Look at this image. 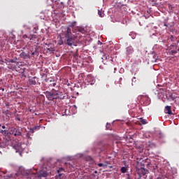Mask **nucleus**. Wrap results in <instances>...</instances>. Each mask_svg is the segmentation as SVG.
I'll return each instance as SVG.
<instances>
[{
	"label": "nucleus",
	"instance_id": "19",
	"mask_svg": "<svg viewBox=\"0 0 179 179\" xmlns=\"http://www.w3.org/2000/svg\"><path fill=\"white\" fill-rule=\"evenodd\" d=\"M0 132L2 134V135H6L8 134L6 130H1Z\"/></svg>",
	"mask_w": 179,
	"mask_h": 179
},
{
	"label": "nucleus",
	"instance_id": "27",
	"mask_svg": "<svg viewBox=\"0 0 179 179\" xmlns=\"http://www.w3.org/2000/svg\"><path fill=\"white\" fill-rule=\"evenodd\" d=\"M164 26H165L166 27H167L169 25H167V24L164 23Z\"/></svg>",
	"mask_w": 179,
	"mask_h": 179
},
{
	"label": "nucleus",
	"instance_id": "25",
	"mask_svg": "<svg viewBox=\"0 0 179 179\" xmlns=\"http://www.w3.org/2000/svg\"><path fill=\"white\" fill-rule=\"evenodd\" d=\"M66 165L67 166H69V167H71V164H69V163H66Z\"/></svg>",
	"mask_w": 179,
	"mask_h": 179
},
{
	"label": "nucleus",
	"instance_id": "1",
	"mask_svg": "<svg viewBox=\"0 0 179 179\" xmlns=\"http://www.w3.org/2000/svg\"><path fill=\"white\" fill-rule=\"evenodd\" d=\"M76 26V22H73L70 24V25L66 28V31L64 32V43L69 47H72V45H75L76 44V36L72 34L71 29H73Z\"/></svg>",
	"mask_w": 179,
	"mask_h": 179
},
{
	"label": "nucleus",
	"instance_id": "23",
	"mask_svg": "<svg viewBox=\"0 0 179 179\" xmlns=\"http://www.w3.org/2000/svg\"><path fill=\"white\" fill-rule=\"evenodd\" d=\"M10 62H11V64H15L16 62V61H15L13 59H10Z\"/></svg>",
	"mask_w": 179,
	"mask_h": 179
},
{
	"label": "nucleus",
	"instance_id": "21",
	"mask_svg": "<svg viewBox=\"0 0 179 179\" xmlns=\"http://www.w3.org/2000/svg\"><path fill=\"white\" fill-rule=\"evenodd\" d=\"M20 135H22V132H20V131H18L17 133H15L14 134L15 136H20Z\"/></svg>",
	"mask_w": 179,
	"mask_h": 179
},
{
	"label": "nucleus",
	"instance_id": "8",
	"mask_svg": "<svg viewBox=\"0 0 179 179\" xmlns=\"http://www.w3.org/2000/svg\"><path fill=\"white\" fill-rule=\"evenodd\" d=\"M36 79H37L36 77H33L29 79V85H36L37 81H36Z\"/></svg>",
	"mask_w": 179,
	"mask_h": 179
},
{
	"label": "nucleus",
	"instance_id": "10",
	"mask_svg": "<svg viewBox=\"0 0 179 179\" xmlns=\"http://www.w3.org/2000/svg\"><path fill=\"white\" fill-rule=\"evenodd\" d=\"M20 58H23L24 59H26L27 58H29V55L24 52H22L20 54Z\"/></svg>",
	"mask_w": 179,
	"mask_h": 179
},
{
	"label": "nucleus",
	"instance_id": "16",
	"mask_svg": "<svg viewBox=\"0 0 179 179\" xmlns=\"http://www.w3.org/2000/svg\"><path fill=\"white\" fill-rule=\"evenodd\" d=\"M127 170H128V169L125 166L122 167L121 169H120L121 173H127Z\"/></svg>",
	"mask_w": 179,
	"mask_h": 179
},
{
	"label": "nucleus",
	"instance_id": "24",
	"mask_svg": "<svg viewBox=\"0 0 179 179\" xmlns=\"http://www.w3.org/2000/svg\"><path fill=\"white\" fill-rule=\"evenodd\" d=\"M64 98H65V96H64L61 95L60 99H64Z\"/></svg>",
	"mask_w": 179,
	"mask_h": 179
},
{
	"label": "nucleus",
	"instance_id": "13",
	"mask_svg": "<svg viewBox=\"0 0 179 179\" xmlns=\"http://www.w3.org/2000/svg\"><path fill=\"white\" fill-rule=\"evenodd\" d=\"M98 15L100 17H104V12L101 10H98Z\"/></svg>",
	"mask_w": 179,
	"mask_h": 179
},
{
	"label": "nucleus",
	"instance_id": "22",
	"mask_svg": "<svg viewBox=\"0 0 179 179\" xmlns=\"http://www.w3.org/2000/svg\"><path fill=\"white\" fill-rule=\"evenodd\" d=\"M27 138H29V139H31V137H30V133H27L26 134Z\"/></svg>",
	"mask_w": 179,
	"mask_h": 179
},
{
	"label": "nucleus",
	"instance_id": "30",
	"mask_svg": "<svg viewBox=\"0 0 179 179\" xmlns=\"http://www.w3.org/2000/svg\"><path fill=\"white\" fill-rule=\"evenodd\" d=\"M31 55H36V52H32V53H31Z\"/></svg>",
	"mask_w": 179,
	"mask_h": 179
},
{
	"label": "nucleus",
	"instance_id": "26",
	"mask_svg": "<svg viewBox=\"0 0 179 179\" xmlns=\"http://www.w3.org/2000/svg\"><path fill=\"white\" fill-rule=\"evenodd\" d=\"M1 128H2L3 129H5V128H6V127H5V125H3V126L1 127Z\"/></svg>",
	"mask_w": 179,
	"mask_h": 179
},
{
	"label": "nucleus",
	"instance_id": "33",
	"mask_svg": "<svg viewBox=\"0 0 179 179\" xmlns=\"http://www.w3.org/2000/svg\"><path fill=\"white\" fill-rule=\"evenodd\" d=\"M128 178H129V175H128Z\"/></svg>",
	"mask_w": 179,
	"mask_h": 179
},
{
	"label": "nucleus",
	"instance_id": "12",
	"mask_svg": "<svg viewBox=\"0 0 179 179\" xmlns=\"http://www.w3.org/2000/svg\"><path fill=\"white\" fill-rule=\"evenodd\" d=\"M13 149L16 150V152H19V150L20 149V144L16 143L13 146Z\"/></svg>",
	"mask_w": 179,
	"mask_h": 179
},
{
	"label": "nucleus",
	"instance_id": "2",
	"mask_svg": "<svg viewBox=\"0 0 179 179\" xmlns=\"http://www.w3.org/2000/svg\"><path fill=\"white\" fill-rule=\"evenodd\" d=\"M45 96L50 101H54V100L57 99V96H58V93H51L50 92L47 91L45 92Z\"/></svg>",
	"mask_w": 179,
	"mask_h": 179
},
{
	"label": "nucleus",
	"instance_id": "18",
	"mask_svg": "<svg viewBox=\"0 0 179 179\" xmlns=\"http://www.w3.org/2000/svg\"><path fill=\"white\" fill-rule=\"evenodd\" d=\"M141 122L143 125H145L146 124V120L141 119Z\"/></svg>",
	"mask_w": 179,
	"mask_h": 179
},
{
	"label": "nucleus",
	"instance_id": "14",
	"mask_svg": "<svg viewBox=\"0 0 179 179\" xmlns=\"http://www.w3.org/2000/svg\"><path fill=\"white\" fill-rule=\"evenodd\" d=\"M102 59L104 61H108L110 59V56L105 55L102 57Z\"/></svg>",
	"mask_w": 179,
	"mask_h": 179
},
{
	"label": "nucleus",
	"instance_id": "34",
	"mask_svg": "<svg viewBox=\"0 0 179 179\" xmlns=\"http://www.w3.org/2000/svg\"><path fill=\"white\" fill-rule=\"evenodd\" d=\"M98 43H100V41H98Z\"/></svg>",
	"mask_w": 179,
	"mask_h": 179
},
{
	"label": "nucleus",
	"instance_id": "32",
	"mask_svg": "<svg viewBox=\"0 0 179 179\" xmlns=\"http://www.w3.org/2000/svg\"><path fill=\"white\" fill-rule=\"evenodd\" d=\"M110 169H113V166H110Z\"/></svg>",
	"mask_w": 179,
	"mask_h": 179
},
{
	"label": "nucleus",
	"instance_id": "29",
	"mask_svg": "<svg viewBox=\"0 0 179 179\" xmlns=\"http://www.w3.org/2000/svg\"><path fill=\"white\" fill-rule=\"evenodd\" d=\"M16 120L20 121V117H17Z\"/></svg>",
	"mask_w": 179,
	"mask_h": 179
},
{
	"label": "nucleus",
	"instance_id": "17",
	"mask_svg": "<svg viewBox=\"0 0 179 179\" xmlns=\"http://www.w3.org/2000/svg\"><path fill=\"white\" fill-rule=\"evenodd\" d=\"M99 167H107V164H104L103 163L98 164Z\"/></svg>",
	"mask_w": 179,
	"mask_h": 179
},
{
	"label": "nucleus",
	"instance_id": "7",
	"mask_svg": "<svg viewBox=\"0 0 179 179\" xmlns=\"http://www.w3.org/2000/svg\"><path fill=\"white\" fill-rule=\"evenodd\" d=\"M57 172L58 176L61 177V176H62V174L65 173V169L63 167H60L57 169Z\"/></svg>",
	"mask_w": 179,
	"mask_h": 179
},
{
	"label": "nucleus",
	"instance_id": "3",
	"mask_svg": "<svg viewBox=\"0 0 179 179\" xmlns=\"http://www.w3.org/2000/svg\"><path fill=\"white\" fill-rule=\"evenodd\" d=\"M47 176H48V172H47L46 170L42 169L40 171L39 175L38 177H39L40 178H41L42 177L43 178H45V177H47Z\"/></svg>",
	"mask_w": 179,
	"mask_h": 179
},
{
	"label": "nucleus",
	"instance_id": "31",
	"mask_svg": "<svg viewBox=\"0 0 179 179\" xmlns=\"http://www.w3.org/2000/svg\"><path fill=\"white\" fill-rule=\"evenodd\" d=\"M55 85H57V84H56V83H53V84H52V86H55Z\"/></svg>",
	"mask_w": 179,
	"mask_h": 179
},
{
	"label": "nucleus",
	"instance_id": "9",
	"mask_svg": "<svg viewBox=\"0 0 179 179\" xmlns=\"http://www.w3.org/2000/svg\"><path fill=\"white\" fill-rule=\"evenodd\" d=\"M134 52V48L132 46H129L127 48V55H130V54H132Z\"/></svg>",
	"mask_w": 179,
	"mask_h": 179
},
{
	"label": "nucleus",
	"instance_id": "15",
	"mask_svg": "<svg viewBox=\"0 0 179 179\" xmlns=\"http://www.w3.org/2000/svg\"><path fill=\"white\" fill-rule=\"evenodd\" d=\"M170 40H171V41H172L173 43H176V41H177V38L176 37H173V35L171 36Z\"/></svg>",
	"mask_w": 179,
	"mask_h": 179
},
{
	"label": "nucleus",
	"instance_id": "5",
	"mask_svg": "<svg viewBox=\"0 0 179 179\" xmlns=\"http://www.w3.org/2000/svg\"><path fill=\"white\" fill-rule=\"evenodd\" d=\"M87 82L88 85H94V83H96V80L94 79V78L89 76L87 78Z\"/></svg>",
	"mask_w": 179,
	"mask_h": 179
},
{
	"label": "nucleus",
	"instance_id": "20",
	"mask_svg": "<svg viewBox=\"0 0 179 179\" xmlns=\"http://www.w3.org/2000/svg\"><path fill=\"white\" fill-rule=\"evenodd\" d=\"M173 8H174L173 7V6L169 5V9L170 10L171 12H174V10H173Z\"/></svg>",
	"mask_w": 179,
	"mask_h": 179
},
{
	"label": "nucleus",
	"instance_id": "4",
	"mask_svg": "<svg viewBox=\"0 0 179 179\" xmlns=\"http://www.w3.org/2000/svg\"><path fill=\"white\" fill-rule=\"evenodd\" d=\"M75 33H78V34L79 33H81L82 34H85V28L80 27H76L75 29Z\"/></svg>",
	"mask_w": 179,
	"mask_h": 179
},
{
	"label": "nucleus",
	"instance_id": "35",
	"mask_svg": "<svg viewBox=\"0 0 179 179\" xmlns=\"http://www.w3.org/2000/svg\"><path fill=\"white\" fill-rule=\"evenodd\" d=\"M52 90H55L52 89Z\"/></svg>",
	"mask_w": 179,
	"mask_h": 179
},
{
	"label": "nucleus",
	"instance_id": "11",
	"mask_svg": "<svg viewBox=\"0 0 179 179\" xmlns=\"http://www.w3.org/2000/svg\"><path fill=\"white\" fill-rule=\"evenodd\" d=\"M11 115L12 114L10 113V111H9V110L6 111V120L7 121H9V120H10V115Z\"/></svg>",
	"mask_w": 179,
	"mask_h": 179
},
{
	"label": "nucleus",
	"instance_id": "6",
	"mask_svg": "<svg viewBox=\"0 0 179 179\" xmlns=\"http://www.w3.org/2000/svg\"><path fill=\"white\" fill-rule=\"evenodd\" d=\"M164 112L166 114H169V115H173V112L171 111V106H166Z\"/></svg>",
	"mask_w": 179,
	"mask_h": 179
},
{
	"label": "nucleus",
	"instance_id": "28",
	"mask_svg": "<svg viewBox=\"0 0 179 179\" xmlns=\"http://www.w3.org/2000/svg\"><path fill=\"white\" fill-rule=\"evenodd\" d=\"M62 44H64L63 41H61V43H59L60 45H62Z\"/></svg>",
	"mask_w": 179,
	"mask_h": 179
}]
</instances>
